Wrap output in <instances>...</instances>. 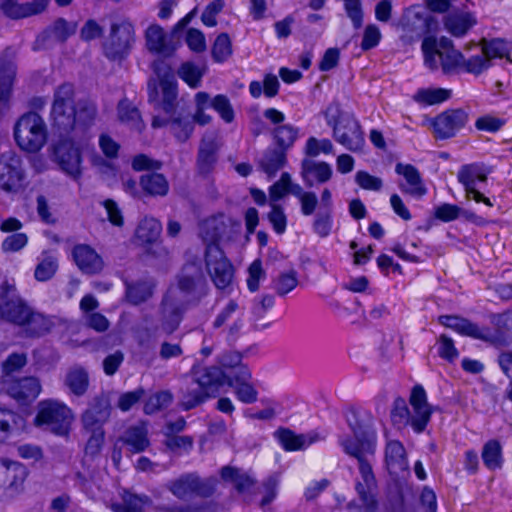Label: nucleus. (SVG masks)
Here are the masks:
<instances>
[{
	"instance_id": "nucleus-29",
	"label": "nucleus",
	"mask_w": 512,
	"mask_h": 512,
	"mask_svg": "<svg viewBox=\"0 0 512 512\" xmlns=\"http://www.w3.org/2000/svg\"><path fill=\"white\" fill-rule=\"evenodd\" d=\"M475 24V17L468 12H451L444 18L445 28L455 37L464 36Z\"/></svg>"
},
{
	"instance_id": "nucleus-52",
	"label": "nucleus",
	"mask_w": 512,
	"mask_h": 512,
	"mask_svg": "<svg viewBox=\"0 0 512 512\" xmlns=\"http://www.w3.org/2000/svg\"><path fill=\"white\" fill-rule=\"evenodd\" d=\"M481 48L490 62L494 58L507 57L511 50L509 43L499 38L492 39L490 41L483 39L481 41Z\"/></svg>"
},
{
	"instance_id": "nucleus-4",
	"label": "nucleus",
	"mask_w": 512,
	"mask_h": 512,
	"mask_svg": "<svg viewBox=\"0 0 512 512\" xmlns=\"http://www.w3.org/2000/svg\"><path fill=\"white\" fill-rule=\"evenodd\" d=\"M327 124L333 128L334 139L352 152L361 151L365 138L359 122L350 112L342 111L339 105H330L325 112Z\"/></svg>"
},
{
	"instance_id": "nucleus-49",
	"label": "nucleus",
	"mask_w": 512,
	"mask_h": 512,
	"mask_svg": "<svg viewBox=\"0 0 512 512\" xmlns=\"http://www.w3.org/2000/svg\"><path fill=\"white\" fill-rule=\"evenodd\" d=\"M298 128L290 124H282L273 130V138L278 146V149L286 152L291 148L298 138Z\"/></svg>"
},
{
	"instance_id": "nucleus-10",
	"label": "nucleus",
	"mask_w": 512,
	"mask_h": 512,
	"mask_svg": "<svg viewBox=\"0 0 512 512\" xmlns=\"http://www.w3.org/2000/svg\"><path fill=\"white\" fill-rule=\"evenodd\" d=\"M178 289L187 296L189 302H199L207 295L208 285L202 267L197 262H190L183 266L178 275Z\"/></svg>"
},
{
	"instance_id": "nucleus-44",
	"label": "nucleus",
	"mask_w": 512,
	"mask_h": 512,
	"mask_svg": "<svg viewBox=\"0 0 512 512\" xmlns=\"http://www.w3.org/2000/svg\"><path fill=\"white\" fill-rule=\"evenodd\" d=\"M118 117L121 122L138 132H141L145 128V124L137 107L126 100L118 104Z\"/></svg>"
},
{
	"instance_id": "nucleus-33",
	"label": "nucleus",
	"mask_w": 512,
	"mask_h": 512,
	"mask_svg": "<svg viewBox=\"0 0 512 512\" xmlns=\"http://www.w3.org/2000/svg\"><path fill=\"white\" fill-rule=\"evenodd\" d=\"M286 162V152L278 148H268L259 160V166L271 178L286 165Z\"/></svg>"
},
{
	"instance_id": "nucleus-63",
	"label": "nucleus",
	"mask_w": 512,
	"mask_h": 512,
	"mask_svg": "<svg viewBox=\"0 0 512 512\" xmlns=\"http://www.w3.org/2000/svg\"><path fill=\"white\" fill-rule=\"evenodd\" d=\"M211 106L219 113L226 123L234 120V110L227 96L219 94L211 101Z\"/></svg>"
},
{
	"instance_id": "nucleus-56",
	"label": "nucleus",
	"mask_w": 512,
	"mask_h": 512,
	"mask_svg": "<svg viewBox=\"0 0 512 512\" xmlns=\"http://www.w3.org/2000/svg\"><path fill=\"white\" fill-rule=\"evenodd\" d=\"M27 364V356L25 353H12L2 363L3 376L5 378H11V375L15 372H19Z\"/></svg>"
},
{
	"instance_id": "nucleus-54",
	"label": "nucleus",
	"mask_w": 512,
	"mask_h": 512,
	"mask_svg": "<svg viewBox=\"0 0 512 512\" xmlns=\"http://www.w3.org/2000/svg\"><path fill=\"white\" fill-rule=\"evenodd\" d=\"M333 212L318 210L313 221V231L321 238L327 237L332 230Z\"/></svg>"
},
{
	"instance_id": "nucleus-46",
	"label": "nucleus",
	"mask_w": 512,
	"mask_h": 512,
	"mask_svg": "<svg viewBox=\"0 0 512 512\" xmlns=\"http://www.w3.org/2000/svg\"><path fill=\"white\" fill-rule=\"evenodd\" d=\"M170 129L175 138L180 142L187 141L194 130V124L189 114H174L170 117Z\"/></svg>"
},
{
	"instance_id": "nucleus-14",
	"label": "nucleus",
	"mask_w": 512,
	"mask_h": 512,
	"mask_svg": "<svg viewBox=\"0 0 512 512\" xmlns=\"http://www.w3.org/2000/svg\"><path fill=\"white\" fill-rule=\"evenodd\" d=\"M32 308L15 293L14 286L0 285V318L18 326L24 324Z\"/></svg>"
},
{
	"instance_id": "nucleus-40",
	"label": "nucleus",
	"mask_w": 512,
	"mask_h": 512,
	"mask_svg": "<svg viewBox=\"0 0 512 512\" xmlns=\"http://www.w3.org/2000/svg\"><path fill=\"white\" fill-rule=\"evenodd\" d=\"M385 460L389 469L405 470L407 468L406 451L401 442L397 440L387 442Z\"/></svg>"
},
{
	"instance_id": "nucleus-8",
	"label": "nucleus",
	"mask_w": 512,
	"mask_h": 512,
	"mask_svg": "<svg viewBox=\"0 0 512 512\" xmlns=\"http://www.w3.org/2000/svg\"><path fill=\"white\" fill-rule=\"evenodd\" d=\"M74 419L72 410L56 400L40 402L39 411L35 417L38 426L45 425L52 433L59 436L68 435Z\"/></svg>"
},
{
	"instance_id": "nucleus-9",
	"label": "nucleus",
	"mask_w": 512,
	"mask_h": 512,
	"mask_svg": "<svg viewBox=\"0 0 512 512\" xmlns=\"http://www.w3.org/2000/svg\"><path fill=\"white\" fill-rule=\"evenodd\" d=\"M218 237L219 234L214 233L211 236V242L206 245L205 265L214 285L218 289H225L232 283L234 269L222 249L216 243Z\"/></svg>"
},
{
	"instance_id": "nucleus-53",
	"label": "nucleus",
	"mask_w": 512,
	"mask_h": 512,
	"mask_svg": "<svg viewBox=\"0 0 512 512\" xmlns=\"http://www.w3.org/2000/svg\"><path fill=\"white\" fill-rule=\"evenodd\" d=\"M173 400L169 391H160L151 395L144 405V412L148 415L153 414L163 408L168 407Z\"/></svg>"
},
{
	"instance_id": "nucleus-36",
	"label": "nucleus",
	"mask_w": 512,
	"mask_h": 512,
	"mask_svg": "<svg viewBox=\"0 0 512 512\" xmlns=\"http://www.w3.org/2000/svg\"><path fill=\"white\" fill-rule=\"evenodd\" d=\"M52 325L53 323L48 317L32 309L21 327L26 335L39 337L48 333Z\"/></svg>"
},
{
	"instance_id": "nucleus-30",
	"label": "nucleus",
	"mask_w": 512,
	"mask_h": 512,
	"mask_svg": "<svg viewBox=\"0 0 512 512\" xmlns=\"http://www.w3.org/2000/svg\"><path fill=\"white\" fill-rule=\"evenodd\" d=\"M16 67L10 60L0 58V106L7 107L12 96Z\"/></svg>"
},
{
	"instance_id": "nucleus-25",
	"label": "nucleus",
	"mask_w": 512,
	"mask_h": 512,
	"mask_svg": "<svg viewBox=\"0 0 512 512\" xmlns=\"http://www.w3.org/2000/svg\"><path fill=\"white\" fill-rule=\"evenodd\" d=\"M147 49L156 54L171 55L174 48L167 40V34L158 24L150 25L145 31Z\"/></svg>"
},
{
	"instance_id": "nucleus-61",
	"label": "nucleus",
	"mask_w": 512,
	"mask_h": 512,
	"mask_svg": "<svg viewBox=\"0 0 512 512\" xmlns=\"http://www.w3.org/2000/svg\"><path fill=\"white\" fill-rule=\"evenodd\" d=\"M145 394L146 392L142 387H138L133 391L122 393L119 396L116 405L121 411L127 412L131 410L137 403H139Z\"/></svg>"
},
{
	"instance_id": "nucleus-13",
	"label": "nucleus",
	"mask_w": 512,
	"mask_h": 512,
	"mask_svg": "<svg viewBox=\"0 0 512 512\" xmlns=\"http://www.w3.org/2000/svg\"><path fill=\"white\" fill-rule=\"evenodd\" d=\"M28 476L27 468L20 462H0V502L16 497L22 490Z\"/></svg>"
},
{
	"instance_id": "nucleus-15",
	"label": "nucleus",
	"mask_w": 512,
	"mask_h": 512,
	"mask_svg": "<svg viewBox=\"0 0 512 512\" xmlns=\"http://www.w3.org/2000/svg\"><path fill=\"white\" fill-rule=\"evenodd\" d=\"M409 402L412 407L409 426L415 433L420 434L426 429L434 408L427 402L426 392L421 385L413 387Z\"/></svg>"
},
{
	"instance_id": "nucleus-19",
	"label": "nucleus",
	"mask_w": 512,
	"mask_h": 512,
	"mask_svg": "<svg viewBox=\"0 0 512 512\" xmlns=\"http://www.w3.org/2000/svg\"><path fill=\"white\" fill-rule=\"evenodd\" d=\"M162 100L158 98V85L157 81L150 79L148 81V101L153 104L155 108H161L166 114H174L176 99H177V83L176 80L165 81L160 83Z\"/></svg>"
},
{
	"instance_id": "nucleus-24",
	"label": "nucleus",
	"mask_w": 512,
	"mask_h": 512,
	"mask_svg": "<svg viewBox=\"0 0 512 512\" xmlns=\"http://www.w3.org/2000/svg\"><path fill=\"white\" fill-rule=\"evenodd\" d=\"M119 441L128 446L132 453H140L148 448L150 441L148 438V430L144 423H139L128 427Z\"/></svg>"
},
{
	"instance_id": "nucleus-20",
	"label": "nucleus",
	"mask_w": 512,
	"mask_h": 512,
	"mask_svg": "<svg viewBox=\"0 0 512 512\" xmlns=\"http://www.w3.org/2000/svg\"><path fill=\"white\" fill-rule=\"evenodd\" d=\"M395 172L403 176L404 182H399V189L412 197L422 198L427 193V188L418 169L411 164L397 163Z\"/></svg>"
},
{
	"instance_id": "nucleus-47",
	"label": "nucleus",
	"mask_w": 512,
	"mask_h": 512,
	"mask_svg": "<svg viewBox=\"0 0 512 512\" xmlns=\"http://www.w3.org/2000/svg\"><path fill=\"white\" fill-rule=\"evenodd\" d=\"M481 457L488 469L495 470L501 468L503 456L500 442L495 439L486 442L483 446Z\"/></svg>"
},
{
	"instance_id": "nucleus-23",
	"label": "nucleus",
	"mask_w": 512,
	"mask_h": 512,
	"mask_svg": "<svg viewBox=\"0 0 512 512\" xmlns=\"http://www.w3.org/2000/svg\"><path fill=\"white\" fill-rule=\"evenodd\" d=\"M192 380L213 397L218 389L225 384V372L216 366L202 367L193 371Z\"/></svg>"
},
{
	"instance_id": "nucleus-6",
	"label": "nucleus",
	"mask_w": 512,
	"mask_h": 512,
	"mask_svg": "<svg viewBox=\"0 0 512 512\" xmlns=\"http://www.w3.org/2000/svg\"><path fill=\"white\" fill-rule=\"evenodd\" d=\"M135 43V28L126 18L112 22L108 37L102 44L103 54L114 62H122L130 54Z\"/></svg>"
},
{
	"instance_id": "nucleus-57",
	"label": "nucleus",
	"mask_w": 512,
	"mask_h": 512,
	"mask_svg": "<svg viewBox=\"0 0 512 512\" xmlns=\"http://www.w3.org/2000/svg\"><path fill=\"white\" fill-rule=\"evenodd\" d=\"M462 66L466 72L479 75L491 66V62L481 48L480 54L472 56L467 60L464 59Z\"/></svg>"
},
{
	"instance_id": "nucleus-64",
	"label": "nucleus",
	"mask_w": 512,
	"mask_h": 512,
	"mask_svg": "<svg viewBox=\"0 0 512 512\" xmlns=\"http://www.w3.org/2000/svg\"><path fill=\"white\" fill-rule=\"evenodd\" d=\"M76 28V23L68 22L63 18H59L54 22L53 27L51 28V33L56 40L64 42L68 37L76 32Z\"/></svg>"
},
{
	"instance_id": "nucleus-11",
	"label": "nucleus",
	"mask_w": 512,
	"mask_h": 512,
	"mask_svg": "<svg viewBox=\"0 0 512 512\" xmlns=\"http://www.w3.org/2000/svg\"><path fill=\"white\" fill-rule=\"evenodd\" d=\"M214 479H201L197 474L190 473L169 483L168 489L178 499L185 500L194 496L210 497L215 491Z\"/></svg>"
},
{
	"instance_id": "nucleus-32",
	"label": "nucleus",
	"mask_w": 512,
	"mask_h": 512,
	"mask_svg": "<svg viewBox=\"0 0 512 512\" xmlns=\"http://www.w3.org/2000/svg\"><path fill=\"white\" fill-rule=\"evenodd\" d=\"M217 144L213 138H203L198 151L197 167L201 174H208L217 161Z\"/></svg>"
},
{
	"instance_id": "nucleus-22",
	"label": "nucleus",
	"mask_w": 512,
	"mask_h": 512,
	"mask_svg": "<svg viewBox=\"0 0 512 512\" xmlns=\"http://www.w3.org/2000/svg\"><path fill=\"white\" fill-rule=\"evenodd\" d=\"M50 0H32L31 2L18 3L16 0H3L1 9L3 13L12 19H20L43 12Z\"/></svg>"
},
{
	"instance_id": "nucleus-38",
	"label": "nucleus",
	"mask_w": 512,
	"mask_h": 512,
	"mask_svg": "<svg viewBox=\"0 0 512 512\" xmlns=\"http://www.w3.org/2000/svg\"><path fill=\"white\" fill-rule=\"evenodd\" d=\"M64 383L71 393L76 396H83L89 387L88 372L80 366L72 367L67 372Z\"/></svg>"
},
{
	"instance_id": "nucleus-2",
	"label": "nucleus",
	"mask_w": 512,
	"mask_h": 512,
	"mask_svg": "<svg viewBox=\"0 0 512 512\" xmlns=\"http://www.w3.org/2000/svg\"><path fill=\"white\" fill-rule=\"evenodd\" d=\"M352 436L346 435L339 439L344 452L357 459L360 478L356 480L355 490L357 501L347 504L352 512H379L378 486L369 457H373L377 446V431L370 418H361L352 413L347 418Z\"/></svg>"
},
{
	"instance_id": "nucleus-48",
	"label": "nucleus",
	"mask_w": 512,
	"mask_h": 512,
	"mask_svg": "<svg viewBox=\"0 0 512 512\" xmlns=\"http://www.w3.org/2000/svg\"><path fill=\"white\" fill-rule=\"evenodd\" d=\"M392 425L401 430L409 426L411 421V411L404 398L397 397L390 411Z\"/></svg>"
},
{
	"instance_id": "nucleus-26",
	"label": "nucleus",
	"mask_w": 512,
	"mask_h": 512,
	"mask_svg": "<svg viewBox=\"0 0 512 512\" xmlns=\"http://www.w3.org/2000/svg\"><path fill=\"white\" fill-rule=\"evenodd\" d=\"M438 321L443 326L450 328L461 335L473 337L475 339H484V333L479 327L466 318L457 315H441Z\"/></svg>"
},
{
	"instance_id": "nucleus-12",
	"label": "nucleus",
	"mask_w": 512,
	"mask_h": 512,
	"mask_svg": "<svg viewBox=\"0 0 512 512\" xmlns=\"http://www.w3.org/2000/svg\"><path fill=\"white\" fill-rule=\"evenodd\" d=\"M24 170L21 157L12 149L0 153V189L16 193L23 186Z\"/></svg>"
},
{
	"instance_id": "nucleus-31",
	"label": "nucleus",
	"mask_w": 512,
	"mask_h": 512,
	"mask_svg": "<svg viewBox=\"0 0 512 512\" xmlns=\"http://www.w3.org/2000/svg\"><path fill=\"white\" fill-rule=\"evenodd\" d=\"M139 184L142 190L150 196L164 197L169 192L168 180L163 174L156 171L143 174Z\"/></svg>"
},
{
	"instance_id": "nucleus-45",
	"label": "nucleus",
	"mask_w": 512,
	"mask_h": 512,
	"mask_svg": "<svg viewBox=\"0 0 512 512\" xmlns=\"http://www.w3.org/2000/svg\"><path fill=\"white\" fill-rule=\"evenodd\" d=\"M154 283L139 281L126 285V298L133 305L147 301L153 295Z\"/></svg>"
},
{
	"instance_id": "nucleus-5",
	"label": "nucleus",
	"mask_w": 512,
	"mask_h": 512,
	"mask_svg": "<svg viewBox=\"0 0 512 512\" xmlns=\"http://www.w3.org/2000/svg\"><path fill=\"white\" fill-rule=\"evenodd\" d=\"M424 54V63L431 70L441 67L443 73L450 74L464 61L463 54L454 48L453 41L447 37L437 40L426 37L421 45Z\"/></svg>"
},
{
	"instance_id": "nucleus-7",
	"label": "nucleus",
	"mask_w": 512,
	"mask_h": 512,
	"mask_svg": "<svg viewBox=\"0 0 512 512\" xmlns=\"http://www.w3.org/2000/svg\"><path fill=\"white\" fill-rule=\"evenodd\" d=\"M14 137L22 150L39 151L47 139V129L43 118L36 112L25 113L15 124Z\"/></svg>"
},
{
	"instance_id": "nucleus-43",
	"label": "nucleus",
	"mask_w": 512,
	"mask_h": 512,
	"mask_svg": "<svg viewBox=\"0 0 512 512\" xmlns=\"http://www.w3.org/2000/svg\"><path fill=\"white\" fill-rule=\"evenodd\" d=\"M150 503L148 496H139L125 491L122 494V503H112L113 512H143V507Z\"/></svg>"
},
{
	"instance_id": "nucleus-59",
	"label": "nucleus",
	"mask_w": 512,
	"mask_h": 512,
	"mask_svg": "<svg viewBox=\"0 0 512 512\" xmlns=\"http://www.w3.org/2000/svg\"><path fill=\"white\" fill-rule=\"evenodd\" d=\"M298 284L297 273L294 270H290L285 273H281L275 281V290L279 296H285L291 292Z\"/></svg>"
},
{
	"instance_id": "nucleus-35",
	"label": "nucleus",
	"mask_w": 512,
	"mask_h": 512,
	"mask_svg": "<svg viewBox=\"0 0 512 512\" xmlns=\"http://www.w3.org/2000/svg\"><path fill=\"white\" fill-rule=\"evenodd\" d=\"M279 441L283 448L287 451L301 450L318 439V435L300 434L297 435L289 429H281L278 432Z\"/></svg>"
},
{
	"instance_id": "nucleus-60",
	"label": "nucleus",
	"mask_w": 512,
	"mask_h": 512,
	"mask_svg": "<svg viewBox=\"0 0 512 512\" xmlns=\"http://www.w3.org/2000/svg\"><path fill=\"white\" fill-rule=\"evenodd\" d=\"M225 372V384L232 387L237 384L250 381L252 378L251 372L244 364L233 367Z\"/></svg>"
},
{
	"instance_id": "nucleus-62",
	"label": "nucleus",
	"mask_w": 512,
	"mask_h": 512,
	"mask_svg": "<svg viewBox=\"0 0 512 512\" xmlns=\"http://www.w3.org/2000/svg\"><path fill=\"white\" fill-rule=\"evenodd\" d=\"M333 152V144L329 139L318 140L310 137L305 146V153L310 157H316L320 153L330 154Z\"/></svg>"
},
{
	"instance_id": "nucleus-41",
	"label": "nucleus",
	"mask_w": 512,
	"mask_h": 512,
	"mask_svg": "<svg viewBox=\"0 0 512 512\" xmlns=\"http://www.w3.org/2000/svg\"><path fill=\"white\" fill-rule=\"evenodd\" d=\"M162 232L160 221L153 217H145L136 229V237L143 244L156 242Z\"/></svg>"
},
{
	"instance_id": "nucleus-21",
	"label": "nucleus",
	"mask_w": 512,
	"mask_h": 512,
	"mask_svg": "<svg viewBox=\"0 0 512 512\" xmlns=\"http://www.w3.org/2000/svg\"><path fill=\"white\" fill-rule=\"evenodd\" d=\"M72 255L77 267L85 274L100 273L104 267L102 257L89 245H76Z\"/></svg>"
},
{
	"instance_id": "nucleus-18",
	"label": "nucleus",
	"mask_w": 512,
	"mask_h": 512,
	"mask_svg": "<svg viewBox=\"0 0 512 512\" xmlns=\"http://www.w3.org/2000/svg\"><path fill=\"white\" fill-rule=\"evenodd\" d=\"M186 306L172 293L166 294L160 304V323L162 331L171 335L180 326Z\"/></svg>"
},
{
	"instance_id": "nucleus-34",
	"label": "nucleus",
	"mask_w": 512,
	"mask_h": 512,
	"mask_svg": "<svg viewBox=\"0 0 512 512\" xmlns=\"http://www.w3.org/2000/svg\"><path fill=\"white\" fill-rule=\"evenodd\" d=\"M136 340L141 349L142 359L150 365L155 359L154 349L157 342V328H139L136 332Z\"/></svg>"
},
{
	"instance_id": "nucleus-1",
	"label": "nucleus",
	"mask_w": 512,
	"mask_h": 512,
	"mask_svg": "<svg viewBox=\"0 0 512 512\" xmlns=\"http://www.w3.org/2000/svg\"><path fill=\"white\" fill-rule=\"evenodd\" d=\"M74 86L64 83L54 92L51 109L53 126L58 131L59 141L54 155L62 171L73 179L81 176V153L76 145L81 142L86 130L93 124L97 108L89 99H74Z\"/></svg>"
},
{
	"instance_id": "nucleus-28",
	"label": "nucleus",
	"mask_w": 512,
	"mask_h": 512,
	"mask_svg": "<svg viewBox=\"0 0 512 512\" xmlns=\"http://www.w3.org/2000/svg\"><path fill=\"white\" fill-rule=\"evenodd\" d=\"M180 393L179 404L182 409L186 411L199 406L211 397V394L203 390L194 380L186 383V385L181 388Z\"/></svg>"
},
{
	"instance_id": "nucleus-17",
	"label": "nucleus",
	"mask_w": 512,
	"mask_h": 512,
	"mask_svg": "<svg viewBox=\"0 0 512 512\" xmlns=\"http://www.w3.org/2000/svg\"><path fill=\"white\" fill-rule=\"evenodd\" d=\"M468 121V114L461 108L450 109L437 115L432 122L436 139H448L456 135Z\"/></svg>"
},
{
	"instance_id": "nucleus-39",
	"label": "nucleus",
	"mask_w": 512,
	"mask_h": 512,
	"mask_svg": "<svg viewBox=\"0 0 512 512\" xmlns=\"http://www.w3.org/2000/svg\"><path fill=\"white\" fill-rule=\"evenodd\" d=\"M431 19L432 18L428 15L410 9L403 15L402 25L407 31L414 32L417 35H422L429 31V22Z\"/></svg>"
},
{
	"instance_id": "nucleus-37",
	"label": "nucleus",
	"mask_w": 512,
	"mask_h": 512,
	"mask_svg": "<svg viewBox=\"0 0 512 512\" xmlns=\"http://www.w3.org/2000/svg\"><path fill=\"white\" fill-rule=\"evenodd\" d=\"M275 298L271 294H265L253 303L251 314L253 326L256 330H264L270 327V323L265 321V315L274 306Z\"/></svg>"
},
{
	"instance_id": "nucleus-55",
	"label": "nucleus",
	"mask_w": 512,
	"mask_h": 512,
	"mask_svg": "<svg viewBox=\"0 0 512 512\" xmlns=\"http://www.w3.org/2000/svg\"><path fill=\"white\" fill-rule=\"evenodd\" d=\"M232 54V44L227 33H221L217 36L213 47L212 56L217 62L225 61Z\"/></svg>"
},
{
	"instance_id": "nucleus-27",
	"label": "nucleus",
	"mask_w": 512,
	"mask_h": 512,
	"mask_svg": "<svg viewBox=\"0 0 512 512\" xmlns=\"http://www.w3.org/2000/svg\"><path fill=\"white\" fill-rule=\"evenodd\" d=\"M315 176L319 183H325L332 176V169L326 162H314L310 159H303L301 163V176L308 187L314 185L311 176Z\"/></svg>"
},
{
	"instance_id": "nucleus-42",
	"label": "nucleus",
	"mask_w": 512,
	"mask_h": 512,
	"mask_svg": "<svg viewBox=\"0 0 512 512\" xmlns=\"http://www.w3.org/2000/svg\"><path fill=\"white\" fill-rule=\"evenodd\" d=\"M221 477L224 481L232 483L239 493L248 491L254 484L249 475L231 466H225L221 469Z\"/></svg>"
},
{
	"instance_id": "nucleus-3",
	"label": "nucleus",
	"mask_w": 512,
	"mask_h": 512,
	"mask_svg": "<svg viewBox=\"0 0 512 512\" xmlns=\"http://www.w3.org/2000/svg\"><path fill=\"white\" fill-rule=\"evenodd\" d=\"M111 399L107 393L101 392L95 395L82 412L80 421L82 428L89 435L85 446V452L89 455H96L100 452L104 440V424L107 423L112 414Z\"/></svg>"
},
{
	"instance_id": "nucleus-58",
	"label": "nucleus",
	"mask_w": 512,
	"mask_h": 512,
	"mask_svg": "<svg viewBox=\"0 0 512 512\" xmlns=\"http://www.w3.org/2000/svg\"><path fill=\"white\" fill-rule=\"evenodd\" d=\"M20 417L13 411L0 408V442L8 438Z\"/></svg>"
},
{
	"instance_id": "nucleus-50",
	"label": "nucleus",
	"mask_w": 512,
	"mask_h": 512,
	"mask_svg": "<svg viewBox=\"0 0 512 512\" xmlns=\"http://www.w3.org/2000/svg\"><path fill=\"white\" fill-rule=\"evenodd\" d=\"M42 256L35 268L34 276L36 280L45 282L55 275L58 269V259L48 252H44Z\"/></svg>"
},
{
	"instance_id": "nucleus-51",
	"label": "nucleus",
	"mask_w": 512,
	"mask_h": 512,
	"mask_svg": "<svg viewBox=\"0 0 512 512\" xmlns=\"http://www.w3.org/2000/svg\"><path fill=\"white\" fill-rule=\"evenodd\" d=\"M451 91L443 88L435 89H420L413 96V99L418 103L426 105H435L449 99Z\"/></svg>"
},
{
	"instance_id": "nucleus-16",
	"label": "nucleus",
	"mask_w": 512,
	"mask_h": 512,
	"mask_svg": "<svg viewBox=\"0 0 512 512\" xmlns=\"http://www.w3.org/2000/svg\"><path fill=\"white\" fill-rule=\"evenodd\" d=\"M1 389L19 402H31L39 396L42 386L38 378L27 376L18 379L5 378L1 380Z\"/></svg>"
}]
</instances>
